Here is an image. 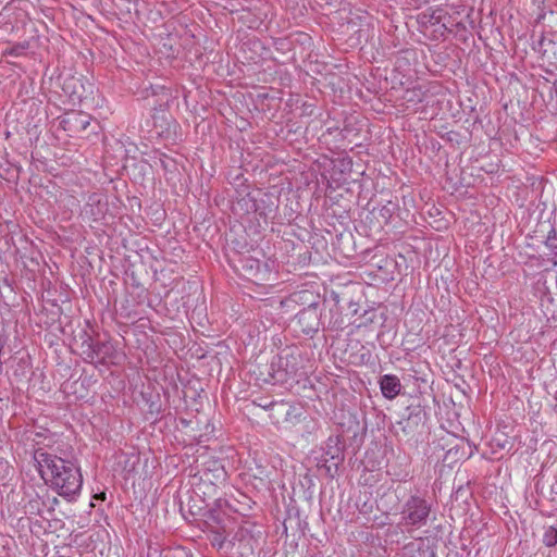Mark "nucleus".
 <instances>
[{"instance_id": "6e6552de", "label": "nucleus", "mask_w": 557, "mask_h": 557, "mask_svg": "<svg viewBox=\"0 0 557 557\" xmlns=\"http://www.w3.org/2000/svg\"><path fill=\"white\" fill-rule=\"evenodd\" d=\"M543 541L548 547L555 546L557 544V529L549 527L544 533Z\"/></svg>"}, {"instance_id": "39448f33", "label": "nucleus", "mask_w": 557, "mask_h": 557, "mask_svg": "<svg viewBox=\"0 0 557 557\" xmlns=\"http://www.w3.org/2000/svg\"><path fill=\"white\" fill-rule=\"evenodd\" d=\"M380 387L383 396L387 399H394L400 394L401 384L399 379L393 374H385L380 379Z\"/></svg>"}, {"instance_id": "1a4fd4ad", "label": "nucleus", "mask_w": 557, "mask_h": 557, "mask_svg": "<svg viewBox=\"0 0 557 557\" xmlns=\"http://www.w3.org/2000/svg\"><path fill=\"white\" fill-rule=\"evenodd\" d=\"M112 345L110 343H97L94 346V352L97 356L101 355V359L104 360L109 352L112 350Z\"/></svg>"}, {"instance_id": "f03ea898", "label": "nucleus", "mask_w": 557, "mask_h": 557, "mask_svg": "<svg viewBox=\"0 0 557 557\" xmlns=\"http://www.w3.org/2000/svg\"><path fill=\"white\" fill-rule=\"evenodd\" d=\"M430 504L420 497H410L403 510V520L405 525L421 527L426 523V519L430 515Z\"/></svg>"}, {"instance_id": "9d476101", "label": "nucleus", "mask_w": 557, "mask_h": 557, "mask_svg": "<svg viewBox=\"0 0 557 557\" xmlns=\"http://www.w3.org/2000/svg\"><path fill=\"white\" fill-rule=\"evenodd\" d=\"M225 535L221 532H215L213 539H212V543L214 545H218L219 547H222V545L224 544L225 542Z\"/></svg>"}, {"instance_id": "f257e3e1", "label": "nucleus", "mask_w": 557, "mask_h": 557, "mask_svg": "<svg viewBox=\"0 0 557 557\" xmlns=\"http://www.w3.org/2000/svg\"><path fill=\"white\" fill-rule=\"evenodd\" d=\"M34 459L41 478L59 495L70 497L79 493L83 478L79 468L74 462L41 448L35 451Z\"/></svg>"}, {"instance_id": "7ed1b4c3", "label": "nucleus", "mask_w": 557, "mask_h": 557, "mask_svg": "<svg viewBox=\"0 0 557 557\" xmlns=\"http://www.w3.org/2000/svg\"><path fill=\"white\" fill-rule=\"evenodd\" d=\"M446 14V11L442 8H428L418 14L417 22L422 32L425 33L433 28V32L436 34L435 37L443 36L447 30L444 22Z\"/></svg>"}, {"instance_id": "20e7f679", "label": "nucleus", "mask_w": 557, "mask_h": 557, "mask_svg": "<svg viewBox=\"0 0 557 557\" xmlns=\"http://www.w3.org/2000/svg\"><path fill=\"white\" fill-rule=\"evenodd\" d=\"M287 359L284 357H276L270 364V376L274 384H283L295 374L294 370H288Z\"/></svg>"}, {"instance_id": "0eeeda50", "label": "nucleus", "mask_w": 557, "mask_h": 557, "mask_svg": "<svg viewBox=\"0 0 557 557\" xmlns=\"http://www.w3.org/2000/svg\"><path fill=\"white\" fill-rule=\"evenodd\" d=\"M89 120H90L89 115L78 112V113L72 114L69 122H74V124L79 126L82 129H86L87 126L89 125Z\"/></svg>"}, {"instance_id": "423d86ee", "label": "nucleus", "mask_w": 557, "mask_h": 557, "mask_svg": "<svg viewBox=\"0 0 557 557\" xmlns=\"http://www.w3.org/2000/svg\"><path fill=\"white\" fill-rule=\"evenodd\" d=\"M106 203L98 194H92L88 197L87 203L84 207V212L90 215L94 220H98L104 213Z\"/></svg>"}, {"instance_id": "9b49d317", "label": "nucleus", "mask_w": 557, "mask_h": 557, "mask_svg": "<svg viewBox=\"0 0 557 557\" xmlns=\"http://www.w3.org/2000/svg\"><path fill=\"white\" fill-rule=\"evenodd\" d=\"M256 404H257L259 407L264 408V409H269V408H271V407L274 405V403H273V401L268 403V401H262V399H260V401H259V403H256Z\"/></svg>"}]
</instances>
